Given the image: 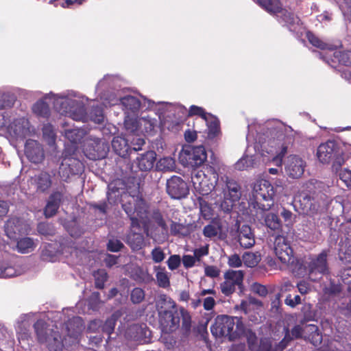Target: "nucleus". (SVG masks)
Instances as JSON below:
<instances>
[{"label":"nucleus","instance_id":"obj_1","mask_svg":"<svg viewBox=\"0 0 351 351\" xmlns=\"http://www.w3.org/2000/svg\"><path fill=\"white\" fill-rule=\"evenodd\" d=\"M125 186L122 180H115L108 184V201L110 204L121 201L122 207L131 221V230L127 237V243L133 250H138L144 245L143 228L148 224L147 205L138 195L136 189L133 194L125 192Z\"/></svg>","mask_w":351,"mask_h":351},{"label":"nucleus","instance_id":"obj_2","mask_svg":"<svg viewBox=\"0 0 351 351\" xmlns=\"http://www.w3.org/2000/svg\"><path fill=\"white\" fill-rule=\"evenodd\" d=\"M47 99L52 101L56 110L73 120L82 122L90 120L95 123H101L104 121V114L101 107H93L89 114H86L84 106L88 99L74 91H68L60 95L50 93L44 98Z\"/></svg>","mask_w":351,"mask_h":351},{"label":"nucleus","instance_id":"obj_3","mask_svg":"<svg viewBox=\"0 0 351 351\" xmlns=\"http://www.w3.org/2000/svg\"><path fill=\"white\" fill-rule=\"evenodd\" d=\"M83 320L80 317H73L66 324L68 337L64 343L59 332L48 329L43 321H37L34 328L38 341L45 343L49 351H61L64 345L71 346L78 342V337L84 329Z\"/></svg>","mask_w":351,"mask_h":351},{"label":"nucleus","instance_id":"obj_4","mask_svg":"<svg viewBox=\"0 0 351 351\" xmlns=\"http://www.w3.org/2000/svg\"><path fill=\"white\" fill-rule=\"evenodd\" d=\"M106 101L104 102V105L107 106H114L120 103V104L123 106V110H125V113L129 114L130 112L135 113L141 107L146 106V108H153L154 106H158V110L160 111V114H165L166 112L169 111H178L181 112L182 113H185L186 112V109L180 105H175L171 103L167 102H158L156 104L154 101L147 99L143 97L142 101H141L138 98L132 95H127L121 99H117L114 95L110 96L109 99H105Z\"/></svg>","mask_w":351,"mask_h":351},{"label":"nucleus","instance_id":"obj_5","mask_svg":"<svg viewBox=\"0 0 351 351\" xmlns=\"http://www.w3.org/2000/svg\"><path fill=\"white\" fill-rule=\"evenodd\" d=\"M157 306L162 331L165 333H171L176 330L179 326L180 317L176 308L175 302L166 295H162Z\"/></svg>","mask_w":351,"mask_h":351},{"label":"nucleus","instance_id":"obj_6","mask_svg":"<svg viewBox=\"0 0 351 351\" xmlns=\"http://www.w3.org/2000/svg\"><path fill=\"white\" fill-rule=\"evenodd\" d=\"M210 330L213 335L216 337H228L230 340H233L243 333L244 327L237 317L219 315Z\"/></svg>","mask_w":351,"mask_h":351},{"label":"nucleus","instance_id":"obj_7","mask_svg":"<svg viewBox=\"0 0 351 351\" xmlns=\"http://www.w3.org/2000/svg\"><path fill=\"white\" fill-rule=\"evenodd\" d=\"M306 38L309 43L322 50H327L326 56H323L320 53V58H322L326 63L332 67L335 66L337 62H339L346 66H351V51H335L334 52V47L332 45L326 43L321 40L318 37L314 35L311 32L306 33Z\"/></svg>","mask_w":351,"mask_h":351},{"label":"nucleus","instance_id":"obj_8","mask_svg":"<svg viewBox=\"0 0 351 351\" xmlns=\"http://www.w3.org/2000/svg\"><path fill=\"white\" fill-rule=\"evenodd\" d=\"M257 3L268 12L277 14L280 22L284 23L291 32H302V27L299 18L293 12L282 9L279 0H257Z\"/></svg>","mask_w":351,"mask_h":351},{"label":"nucleus","instance_id":"obj_9","mask_svg":"<svg viewBox=\"0 0 351 351\" xmlns=\"http://www.w3.org/2000/svg\"><path fill=\"white\" fill-rule=\"evenodd\" d=\"M317 157L319 161L323 164H328L332 161V167L337 170L346 161V156L343 151L334 141H328L322 143L317 147Z\"/></svg>","mask_w":351,"mask_h":351},{"label":"nucleus","instance_id":"obj_10","mask_svg":"<svg viewBox=\"0 0 351 351\" xmlns=\"http://www.w3.org/2000/svg\"><path fill=\"white\" fill-rule=\"evenodd\" d=\"M218 181V174L212 167H204L192 176V182L195 191L202 195L210 194Z\"/></svg>","mask_w":351,"mask_h":351},{"label":"nucleus","instance_id":"obj_11","mask_svg":"<svg viewBox=\"0 0 351 351\" xmlns=\"http://www.w3.org/2000/svg\"><path fill=\"white\" fill-rule=\"evenodd\" d=\"M273 203L252 202L251 213L255 219L271 230L276 231L281 228L282 223L278 215L269 211Z\"/></svg>","mask_w":351,"mask_h":351},{"label":"nucleus","instance_id":"obj_12","mask_svg":"<svg viewBox=\"0 0 351 351\" xmlns=\"http://www.w3.org/2000/svg\"><path fill=\"white\" fill-rule=\"evenodd\" d=\"M327 257L328 251L323 250L319 254L311 257L306 262V271L311 281H319L324 276L328 274Z\"/></svg>","mask_w":351,"mask_h":351},{"label":"nucleus","instance_id":"obj_13","mask_svg":"<svg viewBox=\"0 0 351 351\" xmlns=\"http://www.w3.org/2000/svg\"><path fill=\"white\" fill-rule=\"evenodd\" d=\"M274 195V187L268 180H258L253 186L252 198H250V207L252 208V202H258L262 204V200L267 202V203H273Z\"/></svg>","mask_w":351,"mask_h":351},{"label":"nucleus","instance_id":"obj_14","mask_svg":"<svg viewBox=\"0 0 351 351\" xmlns=\"http://www.w3.org/2000/svg\"><path fill=\"white\" fill-rule=\"evenodd\" d=\"M224 200L221 204V209L226 213L230 212L234 204L239 201L241 196V187L239 184L231 179L226 180V189L223 191Z\"/></svg>","mask_w":351,"mask_h":351},{"label":"nucleus","instance_id":"obj_15","mask_svg":"<svg viewBox=\"0 0 351 351\" xmlns=\"http://www.w3.org/2000/svg\"><path fill=\"white\" fill-rule=\"evenodd\" d=\"M189 115H198L200 117L201 121L205 122L207 125L209 137L213 138L219 133V123L217 118L206 112L202 108L191 106L189 111Z\"/></svg>","mask_w":351,"mask_h":351},{"label":"nucleus","instance_id":"obj_16","mask_svg":"<svg viewBox=\"0 0 351 351\" xmlns=\"http://www.w3.org/2000/svg\"><path fill=\"white\" fill-rule=\"evenodd\" d=\"M167 193L173 199L184 198L189 194L187 184L179 176H173L167 180Z\"/></svg>","mask_w":351,"mask_h":351},{"label":"nucleus","instance_id":"obj_17","mask_svg":"<svg viewBox=\"0 0 351 351\" xmlns=\"http://www.w3.org/2000/svg\"><path fill=\"white\" fill-rule=\"evenodd\" d=\"M274 252L278 258L283 264L288 265L293 262V250L283 236L278 235L276 237Z\"/></svg>","mask_w":351,"mask_h":351},{"label":"nucleus","instance_id":"obj_18","mask_svg":"<svg viewBox=\"0 0 351 351\" xmlns=\"http://www.w3.org/2000/svg\"><path fill=\"white\" fill-rule=\"evenodd\" d=\"M305 167V161L296 155L288 156L285 162V173L293 179L300 178L304 173Z\"/></svg>","mask_w":351,"mask_h":351},{"label":"nucleus","instance_id":"obj_19","mask_svg":"<svg viewBox=\"0 0 351 351\" xmlns=\"http://www.w3.org/2000/svg\"><path fill=\"white\" fill-rule=\"evenodd\" d=\"M8 132L10 136L18 139L31 136L34 129L30 127L28 119L25 117L14 120L8 127Z\"/></svg>","mask_w":351,"mask_h":351},{"label":"nucleus","instance_id":"obj_20","mask_svg":"<svg viewBox=\"0 0 351 351\" xmlns=\"http://www.w3.org/2000/svg\"><path fill=\"white\" fill-rule=\"evenodd\" d=\"M29 230V225L23 220L17 217L9 219L5 225L6 235L13 240L19 239L20 236L27 234Z\"/></svg>","mask_w":351,"mask_h":351},{"label":"nucleus","instance_id":"obj_21","mask_svg":"<svg viewBox=\"0 0 351 351\" xmlns=\"http://www.w3.org/2000/svg\"><path fill=\"white\" fill-rule=\"evenodd\" d=\"M83 169V164L78 159L73 157L64 158L60 167L59 174L62 179L66 180L71 175L81 173Z\"/></svg>","mask_w":351,"mask_h":351},{"label":"nucleus","instance_id":"obj_22","mask_svg":"<svg viewBox=\"0 0 351 351\" xmlns=\"http://www.w3.org/2000/svg\"><path fill=\"white\" fill-rule=\"evenodd\" d=\"M182 154L186 156V162L191 166H199L203 164L207 158L205 148L201 145L184 149Z\"/></svg>","mask_w":351,"mask_h":351},{"label":"nucleus","instance_id":"obj_23","mask_svg":"<svg viewBox=\"0 0 351 351\" xmlns=\"http://www.w3.org/2000/svg\"><path fill=\"white\" fill-rule=\"evenodd\" d=\"M25 154L32 162L39 163L44 159V152L41 145L34 140L29 139L25 145Z\"/></svg>","mask_w":351,"mask_h":351},{"label":"nucleus","instance_id":"obj_24","mask_svg":"<svg viewBox=\"0 0 351 351\" xmlns=\"http://www.w3.org/2000/svg\"><path fill=\"white\" fill-rule=\"evenodd\" d=\"M156 154L153 151H149L140 154L134 160V164L143 171L151 170L154 165Z\"/></svg>","mask_w":351,"mask_h":351},{"label":"nucleus","instance_id":"obj_25","mask_svg":"<svg viewBox=\"0 0 351 351\" xmlns=\"http://www.w3.org/2000/svg\"><path fill=\"white\" fill-rule=\"evenodd\" d=\"M239 241L244 248H250L255 243L254 234L249 226L243 225L239 230Z\"/></svg>","mask_w":351,"mask_h":351},{"label":"nucleus","instance_id":"obj_26","mask_svg":"<svg viewBox=\"0 0 351 351\" xmlns=\"http://www.w3.org/2000/svg\"><path fill=\"white\" fill-rule=\"evenodd\" d=\"M62 195L60 192L52 193L48 199L45 209V215L46 217H51L55 215L59 208Z\"/></svg>","mask_w":351,"mask_h":351},{"label":"nucleus","instance_id":"obj_27","mask_svg":"<svg viewBox=\"0 0 351 351\" xmlns=\"http://www.w3.org/2000/svg\"><path fill=\"white\" fill-rule=\"evenodd\" d=\"M265 127L269 130L268 136L270 135L271 137L274 138L276 137L279 140L284 138L286 126L282 122L278 120L269 121L266 123Z\"/></svg>","mask_w":351,"mask_h":351},{"label":"nucleus","instance_id":"obj_28","mask_svg":"<svg viewBox=\"0 0 351 351\" xmlns=\"http://www.w3.org/2000/svg\"><path fill=\"white\" fill-rule=\"evenodd\" d=\"M304 338V326L300 325L295 326L291 334L288 329H286V333L284 339L279 343L278 348L282 350L288 345L289 342L293 339Z\"/></svg>","mask_w":351,"mask_h":351},{"label":"nucleus","instance_id":"obj_29","mask_svg":"<svg viewBox=\"0 0 351 351\" xmlns=\"http://www.w3.org/2000/svg\"><path fill=\"white\" fill-rule=\"evenodd\" d=\"M298 202L302 213L306 215L312 214L317 210L318 205L309 195L304 193L298 197Z\"/></svg>","mask_w":351,"mask_h":351},{"label":"nucleus","instance_id":"obj_30","mask_svg":"<svg viewBox=\"0 0 351 351\" xmlns=\"http://www.w3.org/2000/svg\"><path fill=\"white\" fill-rule=\"evenodd\" d=\"M304 339L317 346L322 343V336L319 332L317 326L308 324L304 326Z\"/></svg>","mask_w":351,"mask_h":351},{"label":"nucleus","instance_id":"obj_31","mask_svg":"<svg viewBox=\"0 0 351 351\" xmlns=\"http://www.w3.org/2000/svg\"><path fill=\"white\" fill-rule=\"evenodd\" d=\"M258 154L250 156L246 154L236 162L235 168L237 170L243 171L256 167L258 166Z\"/></svg>","mask_w":351,"mask_h":351},{"label":"nucleus","instance_id":"obj_32","mask_svg":"<svg viewBox=\"0 0 351 351\" xmlns=\"http://www.w3.org/2000/svg\"><path fill=\"white\" fill-rule=\"evenodd\" d=\"M224 280H228L235 287L239 288L243 285L244 272L241 270L228 269L224 273Z\"/></svg>","mask_w":351,"mask_h":351},{"label":"nucleus","instance_id":"obj_33","mask_svg":"<svg viewBox=\"0 0 351 351\" xmlns=\"http://www.w3.org/2000/svg\"><path fill=\"white\" fill-rule=\"evenodd\" d=\"M34 240L29 237L17 239L16 248L19 252L26 254L32 252L36 247Z\"/></svg>","mask_w":351,"mask_h":351},{"label":"nucleus","instance_id":"obj_34","mask_svg":"<svg viewBox=\"0 0 351 351\" xmlns=\"http://www.w3.org/2000/svg\"><path fill=\"white\" fill-rule=\"evenodd\" d=\"M19 274V271L16 269L12 264L5 261H0L1 278H12Z\"/></svg>","mask_w":351,"mask_h":351},{"label":"nucleus","instance_id":"obj_35","mask_svg":"<svg viewBox=\"0 0 351 351\" xmlns=\"http://www.w3.org/2000/svg\"><path fill=\"white\" fill-rule=\"evenodd\" d=\"M34 182L37 186V189L43 192L49 189L51 185L50 176L45 172H42L36 176Z\"/></svg>","mask_w":351,"mask_h":351},{"label":"nucleus","instance_id":"obj_36","mask_svg":"<svg viewBox=\"0 0 351 351\" xmlns=\"http://www.w3.org/2000/svg\"><path fill=\"white\" fill-rule=\"evenodd\" d=\"M156 271V278L158 285L162 288H167L170 285L169 276L165 268L159 266L154 267Z\"/></svg>","mask_w":351,"mask_h":351},{"label":"nucleus","instance_id":"obj_37","mask_svg":"<svg viewBox=\"0 0 351 351\" xmlns=\"http://www.w3.org/2000/svg\"><path fill=\"white\" fill-rule=\"evenodd\" d=\"M141 127H143V130L147 134L152 133L155 128L158 125V121L155 118L149 116L140 118Z\"/></svg>","mask_w":351,"mask_h":351},{"label":"nucleus","instance_id":"obj_38","mask_svg":"<svg viewBox=\"0 0 351 351\" xmlns=\"http://www.w3.org/2000/svg\"><path fill=\"white\" fill-rule=\"evenodd\" d=\"M221 231V224L219 221H213L209 224L204 226L203 229V234L207 238H213L217 237Z\"/></svg>","mask_w":351,"mask_h":351},{"label":"nucleus","instance_id":"obj_39","mask_svg":"<svg viewBox=\"0 0 351 351\" xmlns=\"http://www.w3.org/2000/svg\"><path fill=\"white\" fill-rule=\"evenodd\" d=\"M33 112L41 117H48L49 115V108L48 104L44 101L40 99L34 104L32 106Z\"/></svg>","mask_w":351,"mask_h":351},{"label":"nucleus","instance_id":"obj_40","mask_svg":"<svg viewBox=\"0 0 351 351\" xmlns=\"http://www.w3.org/2000/svg\"><path fill=\"white\" fill-rule=\"evenodd\" d=\"M261 261V256L258 253L245 252L243 255V261L245 266L254 267Z\"/></svg>","mask_w":351,"mask_h":351},{"label":"nucleus","instance_id":"obj_41","mask_svg":"<svg viewBox=\"0 0 351 351\" xmlns=\"http://www.w3.org/2000/svg\"><path fill=\"white\" fill-rule=\"evenodd\" d=\"M65 137L71 143H76L83 137V130L78 128L66 129L64 131Z\"/></svg>","mask_w":351,"mask_h":351},{"label":"nucleus","instance_id":"obj_42","mask_svg":"<svg viewBox=\"0 0 351 351\" xmlns=\"http://www.w3.org/2000/svg\"><path fill=\"white\" fill-rule=\"evenodd\" d=\"M112 146L114 150L120 156H124L127 151V142L121 137H115L112 141Z\"/></svg>","mask_w":351,"mask_h":351},{"label":"nucleus","instance_id":"obj_43","mask_svg":"<svg viewBox=\"0 0 351 351\" xmlns=\"http://www.w3.org/2000/svg\"><path fill=\"white\" fill-rule=\"evenodd\" d=\"M175 166V160L171 157L162 158L157 162V168L160 171H172Z\"/></svg>","mask_w":351,"mask_h":351},{"label":"nucleus","instance_id":"obj_44","mask_svg":"<svg viewBox=\"0 0 351 351\" xmlns=\"http://www.w3.org/2000/svg\"><path fill=\"white\" fill-rule=\"evenodd\" d=\"M125 128L129 132L134 133L138 130L140 125V119L137 120L134 117L127 115L124 121Z\"/></svg>","mask_w":351,"mask_h":351},{"label":"nucleus","instance_id":"obj_45","mask_svg":"<svg viewBox=\"0 0 351 351\" xmlns=\"http://www.w3.org/2000/svg\"><path fill=\"white\" fill-rule=\"evenodd\" d=\"M116 80V77L112 75H106L101 80H100L97 86L96 91L99 95L102 94V90L107 87H112L113 82Z\"/></svg>","mask_w":351,"mask_h":351},{"label":"nucleus","instance_id":"obj_46","mask_svg":"<svg viewBox=\"0 0 351 351\" xmlns=\"http://www.w3.org/2000/svg\"><path fill=\"white\" fill-rule=\"evenodd\" d=\"M43 137L49 145H52L55 143L56 134L53 126L51 124H45L43 128Z\"/></svg>","mask_w":351,"mask_h":351},{"label":"nucleus","instance_id":"obj_47","mask_svg":"<svg viewBox=\"0 0 351 351\" xmlns=\"http://www.w3.org/2000/svg\"><path fill=\"white\" fill-rule=\"evenodd\" d=\"M117 318L118 315L116 313L112 315L101 326V331L110 335L114 331Z\"/></svg>","mask_w":351,"mask_h":351},{"label":"nucleus","instance_id":"obj_48","mask_svg":"<svg viewBox=\"0 0 351 351\" xmlns=\"http://www.w3.org/2000/svg\"><path fill=\"white\" fill-rule=\"evenodd\" d=\"M93 276L95 280L96 287L102 289L108 277L106 271L104 269H99L94 273Z\"/></svg>","mask_w":351,"mask_h":351},{"label":"nucleus","instance_id":"obj_49","mask_svg":"<svg viewBox=\"0 0 351 351\" xmlns=\"http://www.w3.org/2000/svg\"><path fill=\"white\" fill-rule=\"evenodd\" d=\"M152 217L154 221L162 228L163 232L167 233L168 226L163 219L161 213L158 210H154L152 211Z\"/></svg>","mask_w":351,"mask_h":351},{"label":"nucleus","instance_id":"obj_50","mask_svg":"<svg viewBox=\"0 0 351 351\" xmlns=\"http://www.w3.org/2000/svg\"><path fill=\"white\" fill-rule=\"evenodd\" d=\"M199 202L202 215L204 219H210L213 215L210 206L202 198L199 199Z\"/></svg>","mask_w":351,"mask_h":351},{"label":"nucleus","instance_id":"obj_51","mask_svg":"<svg viewBox=\"0 0 351 351\" xmlns=\"http://www.w3.org/2000/svg\"><path fill=\"white\" fill-rule=\"evenodd\" d=\"M151 256L155 263H160L165 258V254L160 247L154 248L151 252Z\"/></svg>","mask_w":351,"mask_h":351},{"label":"nucleus","instance_id":"obj_52","mask_svg":"<svg viewBox=\"0 0 351 351\" xmlns=\"http://www.w3.org/2000/svg\"><path fill=\"white\" fill-rule=\"evenodd\" d=\"M236 287L232 284L228 280L224 281L220 285V289L223 294L226 296L231 295L234 292Z\"/></svg>","mask_w":351,"mask_h":351},{"label":"nucleus","instance_id":"obj_53","mask_svg":"<svg viewBox=\"0 0 351 351\" xmlns=\"http://www.w3.org/2000/svg\"><path fill=\"white\" fill-rule=\"evenodd\" d=\"M2 99L3 102L0 103V108H10L16 101V97L13 94H4Z\"/></svg>","mask_w":351,"mask_h":351},{"label":"nucleus","instance_id":"obj_54","mask_svg":"<svg viewBox=\"0 0 351 351\" xmlns=\"http://www.w3.org/2000/svg\"><path fill=\"white\" fill-rule=\"evenodd\" d=\"M145 293L142 289L135 288L131 293V300L133 303L138 304L144 299Z\"/></svg>","mask_w":351,"mask_h":351},{"label":"nucleus","instance_id":"obj_55","mask_svg":"<svg viewBox=\"0 0 351 351\" xmlns=\"http://www.w3.org/2000/svg\"><path fill=\"white\" fill-rule=\"evenodd\" d=\"M37 230L40 234L43 235H51L54 233L53 226L47 223H40L38 225Z\"/></svg>","mask_w":351,"mask_h":351},{"label":"nucleus","instance_id":"obj_56","mask_svg":"<svg viewBox=\"0 0 351 351\" xmlns=\"http://www.w3.org/2000/svg\"><path fill=\"white\" fill-rule=\"evenodd\" d=\"M243 263V258H241L237 254L228 256V265L230 267H240Z\"/></svg>","mask_w":351,"mask_h":351},{"label":"nucleus","instance_id":"obj_57","mask_svg":"<svg viewBox=\"0 0 351 351\" xmlns=\"http://www.w3.org/2000/svg\"><path fill=\"white\" fill-rule=\"evenodd\" d=\"M251 290L261 297H265L268 293L266 287L258 282H254L251 285Z\"/></svg>","mask_w":351,"mask_h":351},{"label":"nucleus","instance_id":"obj_58","mask_svg":"<svg viewBox=\"0 0 351 351\" xmlns=\"http://www.w3.org/2000/svg\"><path fill=\"white\" fill-rule=\"evenodd\" d=\"M181 258L179 255H171L167 260V265L169 269L175 270L180 265Z\"/></svg>","mask_w":351,"mask_h":351},{"label":"nucleus","instance_id":"obj_59","mask_svg":"<svg viewBox=\"0 0 351 351\" xmlns=\"http://www.w3.org/2000/svg\"><path fill=\"white\" fill-rule=\"evenodd\" d=\"M302 302L301 297L298 295L293 297L291 294L287 295L285 303L287 306H289L292 308L295 307L298 304H300Z\"/></svg>","mask_w":351,"mask_h":351},{"label":"nucleus","instance_id":"obj_60","mask_svg":"<svg viewBox=\"0 0 351 351\" xmlns=\"http://www.w3.org/2000/svg\"><path fill=\"white\" fill-rule=\"evenodd\" d=\"M185 226L183 224L171 221V233L173 235H184V230Z\"/></svg>","mask_w":351,"mask_h":351},{"label":"nucleus","instance_id":"obj_61","mask_svg":"<svg viewBox=\"0 0 351 351\" xmlns=\"http://www.w3.org/2000/svg\"><path fill=\"white\" fill-rule=\"evenodd\" d=\"M339 178L348 188L351 189V170L343 169L339 173Z\"/></svg>","mask_w":351,"mask_h":351},{"label":"nucleus","instance_id":"obj_62","mask_svg":"<svg viewBox=\"0 0 351 351\" xmlns=\"http://www.w3.org/2000/svg\"><path fill=\"white\" fill-rule=\"evenodd\" d=\"M122 247H123V244L117 239H110L108 243V249L112 252H118Z\"/></svg>","mask_w":351,"mask_h":351},{"label":"nucleus","instance_id":"obj_63","mask_svg":"<svg viewBox=\"0 0 351 351\" xmlns=\"http://www.w3.org/2000/svg\"><path fill=\"white\" fill-rule=\"evenodd\" d=\"M208 245L202 246L194 250V256L197 261H200L201 258L208 255Z\"/></svg>","mask_w":351,"mask_h":351},{"label":"nucleus","instance_id":"obj_64","mask_svg":"<svg viewBox=\"0 0 351 351\" xmlns=\"http://www.w3.org/2000/svg\"><path fill=\"white\" fill-rule=\"evenodd\" d=\"M204 272L206 276L216 278L219 275L220 271L215 266H206L204 268Z\"/></svg>","mask_w":351,"mask_h":351}]
</instances>
